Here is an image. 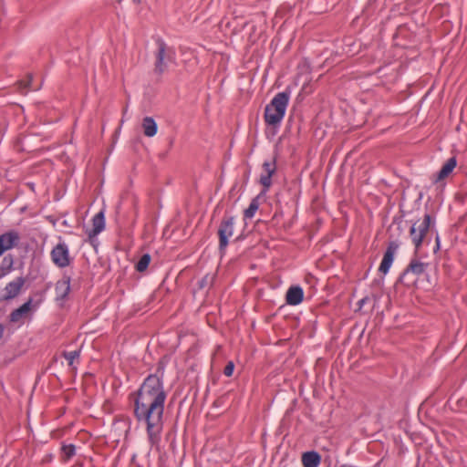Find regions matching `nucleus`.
<instances>
[{
  "instance_id": "obj_1",
  "label": "nucleus",
  "mask_w": 467,
  "mask_h": 467,
  "mask_svg": "<svg viewBox=\"0 0 467 467\" xmlns=\"http://www.w3.org/2000/svg\"><path fill=\"white\" fill-rule=\"evenodd\" d=\"M149 375L137 392L134 404L136 419L146 424L150 443L157 445L163 428V411L166 392L163 388L162 373Z\"/></svg>"
},
{
  "instance_id": "obj_2",
  "label": "nucleus",
  "mask_w": 467,
  "mask_h": 467,
  "mask_svg": "<svg viewBox=\"0 0 467 467\" xmlns=\"http://www.w3.org/2000/svg\"><path fill=\"white\" fill-rule=\"evenodd\" d=\"M290 99V93L283 91L277 93L266 105L265 109V120L270 126L279 125L285 117Z\"/></svg>"
},
{
  "instance_id": "obj_3",
  "label": "nucleus",
  "mask_w": 467,
  "mask_h": 467,
  "mask_svg": "<svg viewBox=\"0 0 467 467\" xmlns=\"http://www.w3.org/2000/svg\"><path fill=\"white\" fill-rule=\"evenodd\" d=\"M154 51V68L156 75L161 76L169 67L176 64V52L172 47L168 46L162 39L156 41Z\"/></svg>"
},
{
  "instance_id": "obj_4",
  "label": "nucleus",
  "mask_w": 467,
  "mask_h": 467,
  "mask_svg": "<svg viewBox=\"0 0 467 467\" xmlns=\"http://www.w3.org/2000/svg\"><path fill=\"white\" fill-rule=\"evenodd\" d=\"M433 224L434 221L428 213L424 215L422 222H416L412 224L410 230V235L416 250L420 248L426 234Z\"/></svg>"
},
{
  "instance_id": "obj_5",
  "label": "nucleus",
  "mask_w": 467,
  "mask_h": 467,
  "mask_svg": "<svg viewBox=\"0 0 467 467\" xmlns=\"http://www.w3.org/2000/svg\"><path fill=\"white\" fill-rule=\"evenodd\" d=\"M50 257L53 264L59 267L65 268L71 264L72 258L69 254V249L66 243L59 242L50 252Z\"/></svg>"
},
{
  "instance_id": "obj_6",
  "label": "nucleus",
  "mask_w": 467,
  "mask_h": 467,
  "mask_svg": "<svg viewBox=\"0 0 467 467\" xmlns=\"http://www.w3.org/2000/svg\"><path fill=\"white\" fill-rule=\"evenodd\" d=\"M26 283L23 276L16 277L9 282L3 289L0 290V302L9 301L16 297Z\"/></svg>"
},
{
  "instance_id": "obj_7",
  "label": "nucleus",
  "mask_w": 467,
  "mask_h": 467,
  "mask_svg": "<svg viewBox=\"0 0 467 467\" xmlns=\"http://www.w3.org/2000/svg\"><path fill=\"white\" fill-rule=\"evenodd\" d=\"M234 218L228 217L224 218L219 226V250L221 252L225 250L228 245V239L234 234Z\"/></svg>"
},
{
  "instance_id": "obj_8",
  "label": "nucleus",
  "mask_w": 467,
  "mask_h": 467,
  "mask_svg": "<svg viewBox=\"0 0 467 467\" xmlns=\"http://www.w3.org/2000/svg\"><path fill=\"white\" fill-rule=\"evenodd\" d=\"M399 249V244L397 242H390L384 253L382 261L380 263V265L379 267V271L384 275H386L395 257V254Z\"/></svg>"
},
{
  "instance_id": "obj_9",
  "label": "nucleus",
  "mask_w": 467,
  "mask_h": 467,
  "mask_svg": "<svg viewBox=\"0 0 467 467\" xmlns=\"http://www.w3.org/2000/svg\"><path fill=\"white\" fill-rule=\"evenodd\" d=\"M399 249V244L397 242H390L384 253L382 261L380 263V265L379 267V271L384 275H386L395 257V254Z\"/></svg>"
},
{
  "instance_id": "obj_10",
  "label": "nucleus",
  "mask_w": 467,
  "mask_h": 467,
  "mask_svg": "<svg viewBox=\"0 0 467 467\" xmlns=\"http://www.w3.org/2000/svg\"><path fill=\"white\" fill-rule=\"evenodd\" d=\"M20 236L16 231H9L0 235V256L7 250L15 247Z\"/></svg>"
},
{
  "instance_id": "obj_11",
  "label": "nucleus",
  "mask_w": 467,
  "mask_h": 467,
  "mask_svg": "<svg viewBox=\"0 0 467 467\" xmlns=\"http://www.w3.org/2000/svg\"><path fill=\"white\" fill-rule=\"evenodd\" d=\"M32 299H28L26 303H24L20 307L15 309L11 312L9 316V320L12 323H18L23 319L28 317L33 310L32 308Z\"/></svg>"
},
{
  "instance_id": "obj_12",
  "label": "nucleus",
  "mask_w": 467,
  "mask_h": 467,
  "mask_svg": "<svg viewBox=\"0 0 467 467\" xmlns=\"http://www.w3.org/2000/svg\"><path fill=\"white\" fill-rule=\"evenodd\" d=\"M427 265H428L427 264L422 263V262L419 261L418 259H412L410 262L407 268L405 269V271L400 275V281L403 282L405 277L407 275H409L410 274H412L416 276L420 275L421 274H423L425 272Z\"/></svg>"
},
{
  "instance_id": "obj_13",
  "label": "nucleus",
  "mask_w": 467,
  "mask_h": 467,
  "mask_svg": "<svg viewBox=\"0 0 467 467\" xmlns=\"http://www.w3.org/2000/svg\"><path fill=\"white\" fill-rule=\"evenodd\" d=\"M55 292L57 300H65L70 292V276L64 275L62 279L57 282Z\"/></svg>"
},
{
  "instance_id": "obj_14",
  "label": "nucleus",
  "mask_w": 467,
  "mask_h": 467,
  "mask_svg": "<svg viewBox=\"0 0 467 467\" xmlns=\"http://www.w3.org/2000/svg\"><path fill=\"white\" fill-rule=\"evenodd\" d=\"M264 173L260 177V183L264 186L265 192L267 191L271 184V177L275 171V161H265L263 164Z\"/></svg>"
},
{
  "instance_id": "obj_15",
  "label": "nucleus",
  "mask_w": 467,
  "mask_h": 467,
  "mask_svg": "<svg viewBox=\"0 0 467 467\" xmlns=\"http://www.w3.org/2000/svg\"><path fill=\"white\" fill-rule=\"evenodd\" d=\"M105 228L104 212L100 211L92 219V229L88 232L89 238H93L100 234Z\"/></svg>"
},
{
  "instance_id": "obj_16",
  "label": "nucleus",
  "mask_w": 467,
  "mask_h": 467,
  "mask_svg": "<svg viewBox=\"0 0 467 467\" xmlns=\"http://www.w3.org/2000/svg\"><path fill=\"white\" fill-rule=\"evenodd\" d=\"M304 292L300 286H291L285 296L286 303L291 306H296L303 301Z\"/></svg>"
},
{
  "instance_id": "obj_17",
  "label": "nucleus",
  "mask_w": 467,
  "mask_h": 467,
  "mask_svg": "<svg viewBox=\"0 0 467 467\" xmlns=\"http://www.w3.org/2000/svg\"><path fill=\"white\" fill-rule=\"evenodd\" d=\"M457 165L455 157L450 158L441 167L437 175V181H441L448 177Z\"/></svg>"
},
{
  "instance_id": "obj_18",
  "label": "nucleus",
  "mask_w": 467,
  "mask_h": 467,
  "mask_svg": "<svg viewBox=\"0 0 467 467\" xmlns=\"http://www.w3.org/2000/svg\"><path fill=\"white\" fill-rule=\"evenodd\" d=\"M143 133L147 137H153L158 130L156 121L151 117H145L142 119Z\"/></svg>"
},
{
  "instance_id": "obj_19",
  "label": "nucleus",
  "mask_w": 467,
  "mask_h": 467,
  "mask_svg": "<svg viewBox=\"0 0 467 467\" xmlns=\"http://www.w3.org/2000/svg\"><path fill=\"white\" fill-rule=\"evenodd\" d=\"M302 462L304 467H318L320 456L316 451L305 452L302 456Z\"/></svg>"
},
{
  "instance_id": "obj_20",
  "label": "nucleus",
  "mask_w": 467,
  "mask_h": 467,
  "mask_svg": "<svg viewBox=\"0 0 467 467\" xmlns=\"http://www.w3.org/2000/svg\"><path fill=\"white\" fill-rule=\"evenodd\" d=\"M258 199H259V197L254 198L251 201L249 206L244 210V216L245 219H252L254 216L256 211L259 208V200Z\"/></svg>"
},
{
  "instance_id": "obj_21",
  "label": "nucleus",
  "mask_w": 467,
  "mask_h": 467,
  "mask_svg": "<svg viewBox=\"0 0 467 467\" xmlns=\"http://www.w3.org/2000/svg\"><path fill=\"white\" fill-rule=\"evenodd\" d=\"M150 262V255L148 254H143L140 258V260L138 261V263L136 265V270L138 272L145 271L148 268Z\"/></svg>"
},
{
  "instance_id": "obj_22",
  "label": "nucleus",
  "mask_w": 467,
  "mask_h": 467,
  "mask_svg": "<svg viewBox=\"0 0 467 467\" xmlns=\"http://www.w3.org/2000/svg\"><path fill=\"white\" fill-rule=\"evenodd\" d=\"M75 446L72 445V444H68V445H64L62 447V457L64 460L67 461L69 460L72 456L75 455Z\"/></svg>"
},
{
  "instance_id": "obj_23",
  "label": "nucleus",
  "mask_w": 467,
  "mask_h": 467,
  "mask_svg": "<svg viewBox=\"0 0 467 467\" xmlns=\"http://www.w3.org/2000/svg\"><path fill=\"white\" fill-rule=\"evenodd\" d=\"M62 355L67 360L68 366L72 367L74 361L79 358V350L65 351Z\"/></svg>"
},
{
  "instance_id": "obj_24",
  "label": "nucleus",
  "mask_w": 467,
  "mask_h": 467,
  "mask_svg": "<svg viewBox=\"0 0 467 467\" xmlns=\"http://www.w3.org/2000/svg\"><path fill=\"white\" fill-rule=\"evenodd\" d=\"M33 76L28 74L26 76V79L18 81V87L22 93H24V89H30L32 83ZM26 93V91H25Z\"/></svg>"
},
{
  "instance_id": "obj_25",
  "label": "nucleus",
  "mask_w": 467,
  "mask_h": 467,
  "mask_svg": "<svg viewBox=\"0 0 467 467\" xmlns=\"http://www.w3.org/2000/svg\"><path fill=\"white\" fill-rule=\"evenodd\" d=\"M213 280V275H206L200 282V288H204L205 286L211 285Z\"/></svg>"
},
{
  "instance_id": "obj_26",
  "label": "nucleus",
  "mask_w": 467,
  "mask_h": 467,
  "mask_svg": "<svg viewBox=\"0 0 467 467\" xmlns=\"http://www.w3.org/2000/svg\"><path fill=\"white\" fill-rule=\"evenodd\" d=\"M234 364L233 361H229L224 369H223V374L226 376V377H231L234 373Z\"/></svg>"
},
{
  "instance_id": "obj_27",
  "label": "nucleus",
  "mask_w": 467,
  "mask_h": 467,
  "mask_svg": "<svg viewBox=\"0 0 467 467\" xmlns=\"http://www.w3.org/2000/svg\"><path fill=\"white\" fill-rule=\"evenodd\" d=\"M3 332H4V327L0 324V338L3 336Z\"/></svg>"
},
{
  "instance_id": "obj_28",
  "label": "nucleus",
  "mask_w": 467,
  "mask_h": 467,
  "mask_svg": "<svg viewBox=\"0 0 467 467\" xmlns=\"http://www.w3.org/2000/svg\"><path fill=\"white\" fill-rule=\"evenodd\" d=\"M437 249L440 248V239L439 236L436 237Z\"/></svg>"
},
{
  "instance_id": "obj_29",
  "label": "nucleus",
  "mask_w": 467,
  "mask_h": 467,
  "mask_svg": "<svg viewBox=\"0 0 467 467\" xmlns=\"http://www.w3.org/2000/svg\"><path fill=\"white\" fill-rule=\"evenodd\" d=\"M5 272H0V280L5 276Z\"/></svg>"
}]
</instances>
